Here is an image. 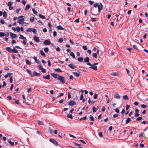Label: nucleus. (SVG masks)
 <instances>
[{"mask_svg":"<svg viewBox=\"0 0 148 148\" xmlns=\"http://www.w3.org/2000/svg\"><path fill=\"white\" fill-rule=\"evenodd\" d=\"M103 6L101 3H95L94 4V8H92L91 13L93 15H97L101 10H102Z\"/></svg>","mask_w":148,"mask_h":148,"instance_id":"f257e3e1","label":"nucleus"},{"mask_svg":"<svg viewBox=\"0 0 148 148\" xmlns=\"http://www.w3.org/2000/svg\"><path fill=\"white\" fill-rule=\"evenodd\" d=\"M5 49L6 50L10 53H18L17 50L14 47L13 48V49H12L10 47H7L5 48Z\"/></svg>","mask_w":148,"mask_h":148,"instance_id":"f03ea898","label":"nucleus"},{"mask_svg":"<svg viewBox=\"0 0 148 148\" xmlns=\"http://www.w3.org/2000/svg\"><path fill=\"white\" fill-rule=\"evenodd\" d=\"M58 79L60 80L61 82L62 83V84H63L65 82L64 77L63 76H62L60 75H58L57 77Z\"/></svg>","mask_w":148,"mask_h":148,"instance_id":"7ed1b4c3","label":"nucleus"},{"mask_svg":"<svg viewBox=\"0 0 148 148\" xmlns=\"http://www.w3.org/2000/svg\"><path fill=\"white\" fill-rule=\"evenodd\" d=\"M43 44L45 45H48L50 44L52 45V46L55 47V46L52 44H51L50 41L49 40H45L43 42Z\"/></svg>","mask_w":148,"mask_h":148,"instance_id":"20e7f679","label":"nucleus"},{"mask_svg":"<svg viewBox=\"0 0 148 148\" xmlns=\"http://www.w3.org/2000/svg\"><path fill=\"white\" fill-rule=\"evenodd\" d=\"M24 18L25 17L24 16V17L22 18L21 19H19L17 21V22L21 24L26 23L23 22V21H24Z\"/></svg>","mask_w":148,"mask_h":148,"instance_id":"39448f33","label":"nucleus"},{"mask_svg":"<svg viewBox=\"0 0 148 148\" xmlns=\"http://www.w3.org/2000/svg\"><path fill=\"white\" fill-rule=\"evenodd\" d=\"M49 141L52 143L53 144H54L56 146H58V144L57 141L56 140H54L53 139H49Z\"/></svg>","mask_w":148,"mask_h":148,"instance_id":"423d86ee","label":"nucleus"},{"mask_svg":"<svg viewBox=\"0 0 148 148\" xmlns=\"http://www.w3.org/2000/svg\"><path fill=\"white\" fill-rule=\"evenodd\" d=\"M114 97L116 99H119L120 98V95L117 92H116L114 94Z\"/></svg>","mask_w":148,"mask_h":148,"instance_id":"0eeeda50","label":"nucleus"},{"mask_svg":"<svg viewBox=\"0 0 148 148\" xmlns=\"http://www.w3.org/2000/svg\"><path fill=\"white\" fill-rule=\"evenodd\" d=\"M12 29L14 30V31H17L18 32H19L20 31V28L19 27L17 26L16 28L14 27H12Z\"/></svg>","mask_w":148,"mask_h":148,"instance_id":"6e6552de","label":"nucleus"},{"mask_svg":"<svg viewBox=\"0 0 148 148\" xmlns=\"http://www.w3.org/2000/svg\"><path fill=\"white\" fill-rule=\"evenodd\" d=\"M33 75H31V76L32 77H33L34 76H40V74L38 73L37 72H36V71H34V72H33Z\"/></svg>","mask_w":148,"mask_h":148,"instance_id":"1a4fd4ad","label":"nucleus"},{"mask_svg":"<svg viewBox=\"0 0 148 148\" xmlns=\"http://www.w3.org/2000/svg\"><path fill=\"white\" fill-rule=\"evenodd\" d=\"M10 36L12 39L15 38L17 36L15 34L13 33L12 32H10Z\"/></svg>","mask_w":148,"mask_h":148,"instance_id":"9d476101","label":"nucleus"},{"mask_svg":"<svg viewBox=\"0 0 148 148\" xmlns=\"http://www.w3.org/2000/svg\"><path fill=\"white\" fill-rule=\"evenodd\" d=\"M139 110L137 109H136L135 110V113L134 114V116H138L139 115Z\"/></svg>","mask_w":148,"mask_h":148,"instance_id":"9b49d317","label":"nucleus"},{"mask_svg":"<svg viewBox=\"0 0 148 148\" xmlns=\"http://www.w3.org/2000/svg\"><path fill=\"white\" fill-rule=\"evenodd\" d=\"M34 39L35 41L36 42H38L40 41L38 37H37L36 36H34Z\"/></svg>","mask_w":148,"mask_h":148,"instance_id":"f8f14e48","label":"nucleus"},{"mask_svg":"<svg viewBox=\"0 0 148 148\" xmlns=\"http://www.w3.org/2000/svg\"><path fill=\"white\" fill-rule=\"evenodd\" d=\"M43 78L45 79H49L50 78V76L48 74L46 76H44Z\"/></svg>","mask_w":148,"mask_h":148,"instance_id":"ddd939ff","label":"nucleus"},{"mask_svg":"<svg viewBox=\"0 0 148 148\" xmlns=\"http://www.w3.org/2000/svg\"><path fill=\"white\" fill-rule=\"evenodd\" d=\"M69 105L70 106H72L74 105V101L71 100L70 101L69 103Z\"/></svg>","mask_w":148,"mask_h":148,"instance_id":"4468645a","label":"nucleus"},{"mask_svg":"<svg viewBox=\"0 0 148 148\" xmlns=\"http://www.w3.org/2000/svg\"><path fill=\"white\" fill-rule=\"evenodd\" d=\"M92 66L90 67L89 68L95 70H97V66Z\"/></svg>","mask_w":148,"mask_h":148,"instance_id":"2eb2a0df","label":"nucleus"},{"mask_svg":"<svg viewBox=\"0 0 148 148\" xmlns=\"http://www.w3.org/2000/svg\"><path fill=\"white\" fill-rule=\"evenodd\" d=\"M51 75L55 78H56L57 77L58 74H55L53 73H51Z\"/></svg>","mask_w":148,"mask_h":148,"instance_id":"dca6fc26","label":"nucleus"},{"mask_svg":"<svg viewBox=\"0 0 148 148\" xmlns=\"http://www.w3.org/2000/svg\"><path fill=\"white\" fill-rule=\"evenodd\" d=\"M26 63L28 65H30L31 64V62H30L28 59H27L25 60Z\"/></svg>","mask_w":148,"mask_h":148,"instance_id":"f3484780","label":"nucleus"},{"mask_svg":"<svg viewBox=\"0 0 148 148\" xmlns=\"http://www.w3.org/2000/svg\"><path fill=\"white\" fill-rule=\"evenodd\" d=\"M34 59L35 61L37 63L39 64L40 63V62L39 61H38L37 60V58L36 57L34 56Z\"/></svg>","mask_w":148,"mask_h":148,"instance_id":"a211bd4d","label":"nucleus"},{"mask_svg":"<svg viewBox=\"0 0 148 148\" xmlns=\"http://www.w3.org/2000/svg\"><path fill=\"white\" fill-rule=\"evenodd\" d=\"M23 17H24V16H21L18 17V18H17L16 17H14L13 18V19L14 20H16L17 19H19Z\"/></svg>","mask_w":148,"mask_h":148,"instance_id":"6ab92c4d","label":"nucleus"},{"mask_svg":"<svg viewBox=\"0 0 148 148\" xmlns=\"http://www.w3.org/2000/svg\"><path fill=\"white\" fill-rule=\"evenodd\" d=\"M89 61V58L88 57H86L84 59V61L85 62H88Z\"/></svg>","mask_w":148,"mask_h":148,"instance_id":"aec40b11","label":"nucleus"},{"mask_svg":"<svg viewBox=\"0 0 148 148\" xmlns=\"http://www.w3.org/2000/svg\"><path fill=\"white\" fill-rule=\"evenodd\" d=\"M83 58L82 57H79L77 58V60L78 61L82 62L83 61Z\"/></svg>","mask_w":148,"mask_h":148,"instance_id":"412c9836","label":"nucleus"},{"mask_svg":"<svg viewBox=\"0 0 148 148\" xmlns=\"http://www.w3.org/2000/svg\"><path fill=\"white\" fill-rule=\"evenodd\" d=\"M40 52L41 54V55L42 56H43L44 57L45 56V54L42 50H40Z\"/></svg>","mask_w":148,"mask_h":148,"instance_id":"4be33fe9","label":"nucleus"},{"mask_svg":"<svg viewBox=\"0 0 148 148\" xmlns=\"http://www.w3.org/2000/svg\"><path fill=\"white\" fill-rule=\"evenodd\" d=\"M30 8V5L29 4H28L26 6V7L25 8V10H28Z\"/></svg>","mask_w":148,"mask_h":148,"instance_id":"5701e85b","label":"nucleus"},{"mask_svg":"<svg viewBox=\"0 0 148 148\" xmlns=\"http://www.w3.org/2000/svg\"><path fill=\"white\" fill-rule=\"evenodd\" d=\"M3 16L5 18H6L7 17V14L6 12L4 11L3 13Z\"/></svg>","mask_w":148,"mask_h":148,"instance_id":"b1692460","label":"nucleus"},{"mask_svg":"<svg viewBox=\"0 0 148 148\" xmlns=\"http://www.w3.org/2000/svg\"><path fill=\"white\" fill-rule=\"evenodd\" d=\"M57 28L59 30H64V28H63L61 25H59L57 27Z\"/></svg>","mask_w":148,"mask_h":148,"instance_id":"393cba45","label":"nucleus"},{"mask_svg":"<svg viewBox=\"0 0 148 148\" xmlns=\"http://www.w3.org/2000/svg\"><path fill=\"white\" fill-rule=\"evenodd\" d=\"M30 20L32 22H33L34 21V18L33 16H30Z\"/></svg>","mask_w":148,"mask_h":148,"instance_id":"a878e982","label":"nucleus"},{"mask_svg":"<svg viewBox=\"0 0 148 148\" xmlns=\"http://www.w3.org/2000/svg\"><path fill=\"white\" fill-rule=\"evenodd\" d=\"M92 110L93 112H95L97 110V108L94 107L92 108Z\"/></svg>","mask_w":148,"mask_h":148,"instance_id":"bb28decb","label":"nucleus"},{"mask_svg":"<svg viewBox=\"0 0 148 148\" xmlns=\"http://www.w3.org/2000/svg\"><path fill=\"white\" fill-rule=\"evenodd\" d=\"M8 142L9 143H10L11 145H14V142H11L10 139H9L8 140Z\"/></svg>","mask_w":148,"mask_h":148,"instance_id":"cd10ccee","label":"nucleus"},{"mask_svg":"<svg viewBox=\"0 0 148 148\" xmlns=\"http://www.w3.org/2000/svg\"><path fill=\"white\" fill-rule=\"evenodd\" d=\"M19 38L23 40L26 39V38L24 37L23 35L21 34L20 35Z\"/></svg>","mask_w":148,"mask_h":148,"instance_id":"c85d7f7f","label":"nucleus"},{"mask_svg":"<svg viewBox=\"0 0 148 148\" xmlns=\"http://www.w3.org/2000/svg\"><path fill=\"white\" fill-rule=\"evenodd\" d=\"M38 16L40 18L42 19H45V18L44 16L40 14H39Z\"/></svg>","mask_w":148,"mask_h":148,"instance_id":"c756f323","label":"nucleus"},{"mask_svg":"<svg viewBox=\"0 0 148 148\" xmlns=\"http://www.w3.org/2000/svg\"><path fill=\"white\" fill-rule=\"evenodd\" d=\"M32 10L33 12V13L35 14L36 15H37L38 14L37 12L36 11L34 8H33L32 9Z\"/></svg>","mask_w":148,"mask_h":148,"instance_id":"7c9ffc66","label":"nucleus"},{"mask_svg":"<svg viewBox=\"0 0 148 148\" xmlns=\"http://www.w3.org/2000/svg\"><path fill=\"white\" fill-rule=\"evenodd\" d=\"M123 99L125 100H128V96L127 95H124L123 96Z\"/></svg>","mask_w":148,"mask_h":148,"instance_id":"2f4dec72","label":"nucleus"},{"mask_svg":"<svg viewBox=\"0 0 148 148\" xmlns=\"http://www.w3.org/2000/svg\"><path fill=\"white\" fill-rule=\"evenodd\" d=\"M37 122L38 123L39 125H44L43 122L42 121H38Z\"/></svg>","mask_w":148,"mask_h":148,"instance_id":"473e14b6","label":"nucleus"},{"mask_svg":"<svg viewBox=\"0 0 148 148\" xmlns=\"http://www.w3.org/2000/svg\"><path fill=\"white\" fill-rule=\"evenodd\" d=\"M69 66L71 69H74V66L73 65V64H70L69 65Z\"/></svg>","mask_w":148,"mask_h":148,"instance_id":"72a5a7b5","label":"nucleus"},{"mask_svg":"<svg viewBox=\"0 0 148 148\" xmlns=\"http://www.w3.org/2000/svg\"><path fill=\"white\" fill-rule=\"evenodd\" d=\"M12 2L9 1L7 5L8 6H9V7L10 6H11V5H12Z\"/></svg>","mask_w":148,"mask_h":148,"instance_id":"f704fd0d","label":"nucleus"},{"mask_svg":"<svg viewBox=\"0 0 148 148\" xmlns=\"http://www.w3.org/2000/svg\"><path fill=\"white\" fill-rule=\"evenodd\" d=\"M80 75V74L79 73H77L76 72H75V75L76 77H79Z\"/></svg>","mask_w":148,"mask_h":148,"instance_id":"c9c22d12","label":"nucleus"},{"mask_svg":"<svg viewBox=\"0 0 148 148\" xmlns=\"http://www.w3.org/2000/svg\"><path fill=\"white\" fill-rule=\"evenodd\" d=\"M5 36V33L4 32H0V37H3Z\"/></svg>","mask_w":148,"mask_h":148,"instance_id":"e433bc0d","label":"nucleus"},{"mask_svg":"<svg viewBox=\"0 0 148 148\" xmlns=\"http://www.w3.org/2000/svg\"><path fill=\"white\" fill-rule=\"evenodd\" d=\"M49 130L51 134H52L53 133V129L51 127H49Z\"/></svg>","mask_w":148,"mask_h":148,"instance_id":"4c0bfd02","label":"nucleus"},{"mask_svg":"<svg viewBox=\"0 0 148 148\" xmlns=\"http://www.w3.org/2000/svg\"><path fill=\"white\" fill-rule=\"evenodd\" d=\"M32 29L33 28H29L27 29L26 31L27 32H32Z\"/></svg>","mask_w":148,"mask_h":148,"instance_id":"58836bf2","label":"nucleus"},{"mask_svg":"<svg viewBox=\"0 0 148 148\" xmlns=\"http://www.w3.org/2000/svg\"><path fill=\"white\" fill-rule=\"evenodd\" d=\"M131 120V119L130 118H128L126 120V123H128Z\"/></svg>","mask_w":148,"mask_h":148,"instance_id":"ea45409f","label":"nucleus"},{"mask_svg":"<svg viewBox=\"0 0 148 148\" xmlns=\"http://www.w3.org/2000/svg\"><path fill=\"white\" fill-rule=\"evenodd\" d=\"M49 49L48 47H45L44 49V51L45 52H48L49 51Z\"/></svg>","mask_w":148,"mask_h":148,"instance_id":"a19ab883","label":"nucleus"},{"mask_svg":"<svg viewBox=\"0 0 148 148\" xmlns=\"http://www.w3.org/2000/svg\"><path fill=\"white\" fill-rule=\"evenodd\" d=\"M26 70L27 72L29 74L31 75V76L32 75L31 72V71L29 70L28 69H26Z\"/></svg>","mask_w":148,"mask_h":148,"instance_id":"79ce46f5","label":"nucleus"},{"mask_svg":"<svg viewBox=\"0 0 148 148\" xmlns=\"http://www.w3.org/2000/svg\"><path fill=\"white\" fill-rule=\"evenodd\" d=\"M54 70L56 71H59V72H62V71H61L60 70V69L59 68H57V69H55Z\"/></svg>","mask_w":148,"mask_h":148,"instance_id":"37998d69","label":"nucleus"},{"mask_svg":"<svg viewBox=\"0 0 148 148\" xmlns=\"http://www.w3.org/2000/svg\"><path fill=\"white\" fill-rule=\"evenodd\" d=\"M92 56L95 58H97V53H94L92 55Z\"/></svg>","mask_w":148,"mask_h":148,"instance_id":"c03bdc74","label":"nucleus"},{"mask_svg":"<svg viewBox=\"0 0 148 148\" xmlns=\"http://www.w3.org/2000/svg\"><path fill=\"white\" fill-rule=\"evenodd\" d=\"M67 117L70 119L73 118L72 115L71 114H68L67 116Z\"/></svg>","mask_w":148,"mask_h":148,"instance_id":"a18cd8bd","label":"nucleus"},{"mask_svg":"<svg viewBox=\"0 0 148 148\" xmlns=\"http://www.w3.org/2000/svg\"><path fill=\"white\" fill-rule=\"evenodd\" d=\"M63 38H60L59 40H58V42H60V43H61L63 41Z\"/></svg>","mask_w":148,"mask_h":148,"instance_id":"49530a36","label":"nucleus"},{"mask_svg":"<svg viewBox=\"0 0 148 148\" xmlns=\"http://www.w3.org/2000/svg\"><path fill=\"white\" fill-rule=\"evenodd\" d=\"M111 75L113 76H116L118 75V74L117 73L114 72V73H112Z\"/></svg>","mask_w":148,"mask_h":148,"instance_id":"de8ad7c7","label":"nucleus"},{"mask_svg":"<svg viewBox=\"0 0 148 148\" xmlns=\"http://www.w3.org/2000/svg\"><path fill=\"white\" fill-rule=\"evenodd\" d=\"M32 32L34 34H36L37 32L36 29L33 28Z\"/></svg>","mask_w":148,"mask_h":148,"instance_id":"09e8293b","label":"nucleus"},{"mask_svg":"<svg viewBox=\"0 0 148 148\" xmlns=\"http://www.w3.org/2000/svg\"><path fill=\"white\" fill-rule=\"evenodd\" d=\"M90 119L91 121H94V118L92 116H90Z\"/></svg>","mask_w":148,"mask_h":148,"instance_id":"8fccbe9b","label":"nucleus"},{"mask_svg":"<svg viewBox=\"0 0 148 148\" xmlns=\"http://www.w3.org/2000/svg\"><path fill=\"white\" fill-rule=\"evenodd\" d=\"M142 118L141 117H139L138 118H137L136 119V121H140V120L142 119Z\"/></svg>","mask_w":148,"mask_h":148,"instance_id":"3c124183","label":"nucleus"},{"mask_svg":"<svg viewBox=\"0 0 148 148\" xmlns=\"http://www.w3.org/2000/svg\"><path fill=\"white\" fill-rule=\"evenodd\" d=\"M70 55L72 56L73 58H74V53L73 52H71L70 53Z\"/></svg>","mask_w":148,"mask_h":148,"instance_id":"603ef678","label":"nucleus"},{"mask_svg":"<svg viewBox=\"0 0 148 148\" xmlns=\"http://www.w3.org/2000/svg\"><path fill=\"white\" fill-rule=\"evenodd\" d=\"M83 49L84 50H86L87 49V47L86 46L84 45L82 47Z\"/></svg>","mask_w":148,"mask_h":148,"instance_id":"864d4df0","label":"nucleus"},{"mask_svg":"<svg viewBox=\"0 0 148 148\" xmlns=\"http://www.w3.org/2000/svg\"><path fill=\"white\" fill-rule=\"evenodd\" d=\"M141 106L142 108H145L147 107V106L144 104H142L141 105Z\"/></svg>","mask_w":148,"mask_h":148,"instance_id":"5fc2aeb1","label":"nucleus"},{"mask_svg":"<svg viewBox=\"0 0 148 148\" xmlns=\"http://www.w3.org/2000/svg\"><path fill=\"white\" fill-rule=\"evenodd\" d=\"M13 81L12 77V76H11L10 77V83H12Z\"/></svg>","mask_w":148,"mask_h":148,"instance_id":"6e6d98bb","label":"nucleus"},{"mask_svg":"<svg viewBox=\"0 0 148 148\" xmlns=\"http://www.w3.org/2000/svg\"><path fill=\"white\" fill-rule=\"evenodd\" d=\"M56 51H60V49L59 47L57 46V47L56 48Z\"/></svg>","mask_w":148,"mask_h":148,"instance_id":"4d7b16f0","label":"nucleus"},{"mask_svg":"<svg viewBox=\"0 0 148 148\" xmlns=\"http://www.w3.org/2000/svg\"><path fill=\"white\" fill-rule=\"evenodd\" d=\"M130 108V106L128 105H127L126 106V110H127Z\"/></svg>","mask_w":148,"mask_h":148,"instance_id":"13d9d810","label":"nucleus"},{"mask_svg":"<svg viewBox=\"0 0 148 148\" xmlns=\"http://www.w3.org/2000/svg\"><path fill=\"white\" fill-rule=\"evenodd\" d=\"M109 53L112 55H114V52H112V51H110L109 52Z\"/></svg>","mask_w":148,"mask_h":148,"instance_id":"bf43d9fd","label":"nucleus"},{"mask_svg":"<svg viewBox=\"0 0 148 148\" xmlns=\"http://www.w3.org/2000/svg\"><path fill=\"white\" fill-rule=\"evenodd\" d=\"M68 98L69 99L71 98V95L70 93V92H68Z\"/></svg>","mask_w":148,"mask_h":148,"instance_id":"052dcab7","label":"nucleus"},{"mask_svg":"<svg viewBox=\"0 0 148 148\" xmlns=\"http://www.w3.org/2000/svg\"><path fill=\"white\" fill-rule=\"evenodd\" d=\"M0 22L2 24H4L5 23L3 19L1 20Z\"/></svg>","mask_w":148,"mask_h":148,"instance_id":"680f3d73","label":"nucleus"},{"mask_svg":"<svg viewBox=\"0 0 148 148\" xmlns=\"http://www.w3.org/2000/svg\"><path fill=\"white\" fill-rule=\"evenodd\" d=\"M38 68L40 70H41L43 68L42 66L40 65H38Z\"/></svg>","mask_w":148,"mask_h":148,"instance_id":"e2e57ef3","label":"nucleus"},{"mask_svg":"<svg viewBox=\"0 0 148 148\" xmlns=\"http://www.w3.org/2000/svg\"><path fill=\"white\" fill-rule=\"evenodd\" d=\"M53 35L54 37L56 36L57 35V32L56 31H54L53 32Z\"/></svg>","mask_w":148,"mask_h":148,"instance_id":"0e129e2a","label":"nucleus"},{"mask_svg":"<svg viewBox=\"0 0 148 148\" xmlns=\"http://www.w3.org/2000/svg\"><path fill=\"white\" fill-rule=\"evenodd\" d=\"M21 10V8H19V9H16V12L17 13H19V10Z\"/></svg>","mask_w":148,"mask_h":148,"instance_id":"69168bd1","label":"nucleus"},{"mask_svg":"<svg viewBox=\"0 0 148 148\" xmlns=\"http://www.w3.org/2000/svg\"><path fill=\"white\" fill-rule=\"evenodd\" d=\"M41 70V71L43 73H45L46 72V70L45 69H44L43 68Z\"/></svg>","mask_w":148,"mask_h":148,"instance_id":"338daca9","label":"nucleus"},{"mask_svg":"<svg viewBox=\"0 0 148 148\" xmlns=\"http://www.w3.org/2000/svg\"><path fill=\"white\" fill-rule=\"evenodd\" d=\"M11 56H12V58L13 59H14L16 58V57L15 56H14V55L13 54H12Z\"/></svg>","mask_w":148,"mask_h":148,"instance_id":"774afa93","label":"nucleus"}]
</instances>
